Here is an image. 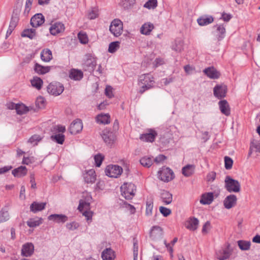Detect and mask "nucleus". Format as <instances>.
Here are the masks:
<instances>
[{
	"mask_svg": "<svg viewBox=\"0 0 260 260\" xmlns=\"http://www.w3.org/2000/svg\"><path fill=\"white\" fill-rule=\"evenodd\" d=\"M121 194L126 200L132 199L135 194L136 187L133 183H124L120 187Z\"/></svg>",
	"mask_w": 260,
	"mask_h": 260,
	"instance_id": "obj_1",
	"label": "nucleus"
},
{
	"mask_svg": "<svg viewBox=\"0 0 260 260\" xmlns=\"http://www.w3.org/2000/svg\"><path fill=\"white\" fill-rule=\"evenodd\" d=\"M96 58L91 53H87L85 55L84 62L82 63L83 69L90 73L92 72L96 66Z\"/></svg>",
	"mask_w": 260,
	"mask_h": 260,
	"instance_id": "obj_2",
	"label": "nucleus"
},
{
	"mask_svg": "<svg viewBox=\"0 0 260 260\" xmlns=\"http://www.w3.org/2000/svg\"><path fill=\"white\" fill-rule=\"evenodd\" d=\"M225 187L230 192H238L240 191V184L238 181L226 176L224 180Z\"/></svg>",
	"mask_w": 260,
	"mask_h": 260,
	"instance_id": "obj_3",
	"label": "nucleus"
},
{
	"mask_svg": "<svg viewBox=\"0 0 260 260\" xmlns=\"http://www.w3.org/2000/svg\"><path fill=\"white\" fill-rule=\"evenodd\" d=\"M47 90L49 94L57 96L62 93L64 90V86L60 82H52L48 85Z\"/></svg>",
	"mask_w": 260,
	"mask_h": 260,
	"instance_id": "obj_4",
	"label": "nucleus"
},
{
	"mask_svg": "<svg viewBox=\"0 0 260 260\" xmlns=\"http://www.w3.org/2000/svg\"><path fill=\"white\" fill-rule=\"evenodd\" d=\"M101 136L106 145L110 147L113 145L116 140L115 133L108 128L102 131Z\"/></svg>",
	"mask_w": 260,
	"mask_h": 260,
	"instance_id": "obj_5",
	"label": "nucleus"
},
{
	"mask_svg": "<svg viewBox=\"0 0 260 260\" xmlns=\"http://www.w3.org/2000/svg\"><path fill=\"white\" fill-rule=\"evenodd\" d=\"M122 168L116 165H110L107 166L105 172L107 176L117 178L122 173Z\"/></svg>",
	"mask_w": 260,
	"mask_h": 260,
	"instance_id": "obj_6",
	"label": "nucleus"
},
{
	"mask_svg": "<svg viewBox=\"0 0 260 260\" xmlns=\"http://www.w3.org/2000/svg\"><path fill=\"white\" fill-rule=\"evenodd\" d=\"M158 178L162 181L168 182L175 178L173 171L168 167H164L158 172Z\"/></svg>",
	"mask_w": 260,
	"mask_h": 260,
	"instance_id": "obj_7",
	"label": "nucleus"
},
{
	"mask_svg": "<svg viewBox=\"0 0 260 260\" xmlns=\"http://www.w3.org/2000/svg\"><path fill=\"white\" fill-rule=\"evenodd\" d=\"M109 30L115 37L120 36L123 31L122 21L118 19L113 20L111 23Z\"/></svg>",
	"mask_w": 260,
	"mask_h": 260,
	"instance_id": "obj_8",
	"label": "nucleus"
},
{
	"mask_svg": "<svg viewBox=\"0 0 260 260\" xmlns=\"http://www.w3.org/2000/svg\"><path fill=\"white\" fill-rule=\"evenodd\" d=\"M164 232L159 226H153L150 232V237L152 240L158 241L162 239Z\"/></svg>",
	"mask_w": 260,
	"mask_h": 260,
	"instance_id": "obj_9",
	"label": "nucleus"
},
{
	"mask_svg": "<svg viewBox=\"0 0 260 260\" xmlns=\"http://www.w3.org/2000/svg\"><path fill=\"white\" fill-rule=\"evenodd\" d=\"M227 87L224 85H216L213 88V94L218 99H221L226 96Z\"/></svg>",
	"mask_w": 260,
	"mask_h": 260,
	"instance_id": "obj_10",
	"label": "nucleus"
},
{
	"mask_svg": "<svg viewBox=\"0 0 260 260\" xmlns=\"http://www.w3.org/2000/svg\"><path fill=\"white\" fill-rule=\"evenodd\" d=\"M157 135V134L155 130L149 129L147 132L140 135V139L144 142H153Z\"/></svg>",
	"mask_w": 260,
	"mask_h": 260,
	"instance_id": "obj_11",
	"label": "nucleus"
},
{
	"mask_svg": "<svg viewBox=\"0 0 260 260\" xmlns=\"http://www.w3.org/2000/svg\"><path fill=\"white\" fill-rule=\"evenodd\" d=\"M215 28L214 31H213V34L216 36L218 41L222 40L225 36V28L223 24H216L213 26Z\"/></svg>",
	"mask_w": 260,
	"mask_h": 260,
	"instance_id": "obj_12",
	"label": "nucleus"
},
{
	"mask_svg": "<svg viewBox=\"0 0 260 260\" xmlns=\"http://www.w3.org/2000/svg\"><path fill=\"white\" fill-rule=\"evenodd\" d=\"M83 128V124L81 120L76 119L74 120L71 124L69 131L73 135H76L80 133Z\"/></svg>",
	"mask_w": 260,
	"mask_h": 260,
	"instance_id": "obj_13",
	"label": "nucleus"
},
{
	"mask_svg": "<svg viewBox=\"0 0 260 260\" xmlns=\"http://www.w3.org/2000/svg\"><path fill=\"white\" fill-rule=\"evenodd\" d=\"M153 79V78L149 74L142 75L139 77V85L143 84L152 88L154 83Z\"/></svg>",
	"mask_w": 260,
	"mask_h": 260,
	"instance_id": "obj_14",
	"label": "nucleus"
},
{
	"mask_svg": "<svg viewBox=\"0 0 260 260\" xmlns=\"http://www.w3.org/2000/svg\"><path fill=\"white\" fill-rule=\"evenodd\" d=\"M45 18L41 13H38L32 16L30 19V25L33 27H37L44 23Z\"/></svg>",
	"mask_w": 260,
	"mask_h": 260,
	"instance_id": "obj_15",
	"label": "nucleus"
},
{
	"mask_svg": "<svg viewBox=\"0 0 260 260\" xmlns=\"http://www.w3.org/2000/svg\"><path fill=\"white\" fill-rule=\"evenodd\" d=\"M34 252V246L32 243H26L22 245L21 249V255L28 257L30 256Z\"/></svg>",
	"mask_w": 260,
	"mask_h": 260,
	"instance_id": "obj_16",
	"label": "nucleus"
},
{
	"mask_svg": "<svg viewBox=\"0 0 260 260\" xmlns=\"http://www.w3.org/2000/svg\"><path fill=\"white\" fill-rule=\"evenodd\" d=\"M49 220H52L57 223H64L68 220V217L64 214H53L48 217Z\"/></svg>",
	"mask_w": 260,
	"mask_h": 260,
	"instance_id": "obj_17",
	"label": "nucleus"
},
{
	"mask_svg": "<svg viewBox=\"0 0 260 260\" xmlns=\"http://www.w3.org/2000/svg\"><path fill=\"white\" fill-rule=\"evenodd\" d=\"M64 29V25L63 23L57 22L51 24L49 28L50 34L52 35H56Z\"/></svg>",
	"mask_w": 260,
	"mask_h": 260,
	"instance_id": "obj_18",
	"label": "nucleus"
},
{
	"mask_svg": "<svg viewBox=\"0 0 260 260\" xmlns=\"http://www.w3.org/2000/svg\"><path fill=\"white\" fill-rule=\"evenodd\" d=\"M237 200V197L235 194H230L227 196L223 201L224 207L228 209L232 208L236 205Z\"/></svg>",
	"mask_w": 260,
	"mask_h": 260,
	"instance_id": "obj_19",
	"label": "nucleus"
},
{
	"mask_svg": "<svg viewBox=\"0 0 260 260\" xmlns=\"http://www.w3.org/2000/svg\"><path fill=\"white\" fill-rule=\"evenodd\" d=\"M204 74L210 79H218L220 74L214 67H209L203 70Z\"/></svg>",
	"mask_w": 260,
	"mask_h": 260,
	"instance_id": "obj_20",
	"label": "nucleus"
},
{
	"mask_svg": "<svg viewBox=\"0 0 260 260\" xmlns=\"http://www.w3.org/2000/svg\"><path fill=\"white\" fill-rule=\"evenodd\" d=\"M214 21V18L211 15H204L197 19V22L200 26H206L212 23Z\"/></svg>",
	"mask_w": 260,
	"mask_h": 260,
	"instance_id": "obj_21",
	"label": "nucleus"
},
{
	"mask_svg": "<svg viewBox=\"0 0 260 260\" xmlns=\"http://www.w3.org/2000/svg\"><path fill=\"white\" fill-rule=\"evenodd\" d=\"M219 107L221 112L226 116H229L231 114V110L228 102L225 100H221L218 103Z\"/></svg>",
	"mask_w": 260,
	"mask_h": 260,
	"instance_id": "obj_22",
	"label": "nucleus"
},
{
	"mask_svg": "<svg viewBox=\"0 0 260 260\" xmlns=\"http://www.w3.org/2000/svg\"><path fill=\"white\" fill-rule=\"evenodd\" d=\"M101 256L103 260H114L115 252L111 248H107L102 252Z\"/></svg>",
	"mask_w": 260,
	"mask_h": 260,
	"instance_id": "obj_23",
	"label": "nucleus"
},
{
	"mask_svg": "<svg viewBox=\"0 0 260 260\" xmlns=\"http://www.w3.org/2000/svg\"><path fill=\"white\" fill-rule=\"evenodd\" d=\"M51 67L43 66L38 63H36L34 66L35 72L39 75H44L50 72Z\"/></svg>",
	"mask_w": 260,
	"mask_h": 260,
	"instance_id": "obj_24",
	"label": "nucleus"
},
{
	"mask_svg": "<svg viewBox=\"0 0 260 260\" xmlns=\"http://www.w3.org/2000/svg\"><path fill=\"white\" fill-rule=\"evenodd\" d=\"M160 198L165 205H169L172 202V194L167 190H163L160 193Z\"/></svg>",
	"mask_w": 260,
	"mask_h": 260,
	"instance_id": "obj_25",
	"label": "nucleus"
},
{
	"mask_svg": "<svg viewBox=\"0 0 260 260\" xmlns=\"http://www.w3.org/2000/svg\"><path fill=\"white\" fill-rule=\"evenodd\" d=\"M40 57L43 61L49 62L53 58L52 51L49 49H44L41 51Z\"/></svg>",
	"mask_w": 260,
	"mask_h": 260,
	"instance_id": "obj_26",
	"label": "nucleus"
},
{
	"mask_svg": "<svg viewBox=\"0 0 260 260\" xmlns=\"http://www.w3.org/2000/svg\"><path fill=\"white\" fill-rule=\"evenodd\" d=\"M213 198L214 195L213 192H211L203 194L201 196L200 203L203 205H209L212 202Z\"/></svg>",
	"mask_w": 260,
	"mask_h": 260,
	"instance_id": "obj_27",
	"label": "nucleus"
},
{
	"mask_svg": "<svg viewBox=\"0 0 260 260\" xmlns=\"http://www.w3.org/2000/svg\"><path fill=\"white\" fill-rule=\"evenodd\" d=\"M84 180L87 183H94L96 180L95 171L93 169L88 170L84 176Z\"/></svg>",
	"mask_w": 260,
	"mask_h": 260,
	"instance_id": "obj_28",
	"label": "nucleus"
},
{
	"mask_svg": "<svg viewBox=\"0 0 260 260\" xmlns=\"http://www.w3.org/2000/svg\"><path fill=\"white\" fill-rule=\"evenodd\" d=\"M27 170L25 166H20L12 171V174L16 177L20 178L25 176L27 174Z\"/></svg>",
	"mask_w": 260,
	"mask_h": 260,
	"instance_id": "obj_29",
	"label": "nucleus"
},
{
	"mask_svg": "<svg viewBox=\"0 0 260 260\" xmlns=\"http://www.w3.org/2000/svg\"><path fill=\"white\" fill-rule=\"evenodd\" d=\"M46 205V203H39L37 202H34L30 206V210L33 213H37L44 209Z\"/></svg>",
	"mask_w": 260,
	"mask_h": 260,
	"instance_id": "obj_30",
	"label": "nucleus"
},
{
	"mask_svg": "<svg viewBox=\"0 0 260 260\" xmlns=\"http://www.w3.org/2000/svg\"><path fill=\"white\" fill-rule=\"evenodd\" d=\"M83 77V74L82 71L77 69H73L71 70L69 75V77L71 79L74 80H80Z\"/></svg>",
	"mask_w": 260,
	"mask_h": 260,
	"instance_id": "obj_31",
	"label": "nucleus"
},
{
	"mask_svg": "<svg viewBox=\"0 0 260 260\" xmlns=\"http://www.w3.org/2000/svg\"><path fill=\"white\" fill-rule=\"evenodd\" d=\"M195 166L193 165H187L183 167L182 173L185 177H189L192 175L194 171Z\"/></svg>",
	"mask_w": 260,
	"mask_h": 260,
	"instance_id": "obj_32",
	"label": "nucleus"
},
{
	"mask_svg": "<svg viewBox=\"0 0 260 260\" xmlns=\"http://www.w3.org/2000/svg\"><path fill=\"white\" fill-rule=\"evenodd\" d=\"M231 253L228 249H221L216 252L217 258L219 260H225L230 257Z\"/></svg>",
	"mask_w": 260,
	"mask_h": 260,
	"instance_id": "obj_33",
	"label": "nucleus"
},
{
	"mask_svg": "<svg viewBox=\"0 0 260 260\" xmlns=\"http://www.w3.org/2000/svg\"><path fill=\"white\" fill-rule=\"evenodd\" d=\"M18 12L17 10L13 11L9 24V26L11 29L15 28L19 21V16Z\"/></svg>",
	"mask_w": 260,
	"mask_h": 260,
	"instance_id": "obj_34",
	"label": "nucleus"
},
{
	"mask_svg": "<svg viewBox=\"0 0 260 260\" xmlns=\"http://www.w3.org/2000/svg\"><path fill=\"white\" fill-rule=\"evenodd\" d=\"M21 36L22 37H27L32 40L36 36V29L34 28L25 29L22 32Z\"/></svg>",
	"mask_w": 260,
	"mask_h": 260,
	"instance_id": "obj_35",
	"label": "nucleus"
},
{
	"mask_svg": "<svg viewBox=\"0 0 260 260\" xmlns=\"http://www.w3.org/2000/svg\"><path fill=\"white\" fill-rule=\"evenodd\" d=\"M154 28V25L150 23H144L141 27L140 32L142 34L148 35Z\"/></svg>",
	"mask_w": 260,
	"mask_h": 260,
	"instance_id": "obj_36",
	"label": "nucleus"
},
{
	"mask_svg": "<svg viewBox=\"0 0 260 260\" xmlns=\"http://www.w3.org/2000/svg\"><path fill=\"white\" fill-rule=\"evenodd\" d=\"M198 224L199 220L197 218L192 217L188 220L186 227L190 230L194 231L197 229Z\"/></svg>",
	"mask_w": 260,
	"mask_h": 260,
	"instance_id": "obj_37",
	"label": "nucleus"
},
{
	"mask_svg": "<svg viewBox=\"0 0 260 260\" xmlns=\"http://www.w3.org/2000/svg\"><path fill=\"white\" fill-rule=\"evenodd\" d=\"M96 120L98 123L102 124H108L110 122V115L108 114H99L96 117Z\"/></svg>",
	"mask_w": 260,
	"mask_h": 260,
	"instance_id": "obj_38",
	"label": "nucleus"
},
{
	"mask_svg": "<svg viewBox=\"0 0 260 260\" xmlns=\"http://www.w3.org/2000/svg\"><path fill=\"white\" fill-rule=\"evenodd\" d=\"M50 139L58 144H62L64 141L65 136L62 134H55L51 135Z\"/></svg>",
	"mask_w": 260,
	"mask_h": 260,
	"instance_id": "obj_39",
	"label": "nucleus"
},
{
	"mask_svg": "<svg viewBox=\"0 0 260 260\" xmlns=\"http://www.w3.org/2000/svg\"><path fill=\"white\" fill-rule=\"evenodd\" d=\"M9 218L8 206H5L0 211V223L8 220Z\"/></svg>",
	"mask_w": 260,
	"mask_h": 260,
	"instance_id": "obj_40",
	"label": "nucleus"
},
{
	"mask_svg": "<svg viewBox=\"0 0 260 260\" xmlns=\"http://www.w3.org/2000/svg\"><path fill=\"white\" fill-rule=\"evenodd\" d=\"M31 85L36 89L40 90L41 89L43 85V80L38 77H34L30 81Z\"/></svg>",
	"mask_w": 260,
	"mask_h": 260,
	"instance_id": "obj_41",
	"label": "nucleus"
},
{
	"mask_svg": "<svg viewBox=\"0 0 260 260\" xmlns=\"http://www.w3.org/2000/svg\"><path fill=\"white\" fill-rule=\"evenodd\" d=\"M29 109L28 107L26 106L24 104H17L16 108V113L18 115H23L28 112Z\"/></svg>",
	"mask_w": 260,
	"mask_h": 260,
	"instance_id": "obj_42",
	"label": "nucleus"
},
{
	"mask_svg": "<svg viewBox=\"0 0 260 260\" xmlns=\"http://www.w3.org/2000/svg\"><path fill=\"white\" fill-rule=\"evenodd\" d=\"M172 49L177 52H181L183 49V42L181 40H175Z\"/></svg>",
	"mask_w": 260,
	"mask_h": 260,
	"instance_id": "obj_43",
	"label": "nucleus"
},
{
	"mask_svg": "<svg viewBox=\"0 0 260 260\" xmlns=\"http://www.w3.org/2000/svg\"><path fill=\"white\" fill-rule=\"evenodd\" d=\"M42 223V218H30L27 222V225L30 228H35Z\"/></svg>",
	"mask_w": 260,
	"mask_h": 260,
	"instance_id": "obj_44",
	"label": "nucleus"
},
{
	"mask_svg": "<svg viewBox=\"0 0 260 260\" xmlns=\"http://www.w3.org/2000/svg\"><path fill=\"white\" fill-rule=\"evenodd\" d=\"M238 245L242 250H248L250 248L251 242L249 241L239 240Z\"/></svg>",
	"mask_w": 260,
	"mask_h": 260,
	"instance_id": "obj_45",
	"label": "nucleus"
},
{
	"mask_svg": "<svg viewBox=\"0 0 260 260\" xmlns=\"http://www.w3.org/2000/svg\"><path fill=\"white\" fill-rule=\"evenodd\" d=\"M78 209L81 212H82L84 209H85V210H89L90 203L83 200H80L79 201V204L78 207Z\"/></svg>",
	"mask_w": 260,
	"mask_h": 260,
	"instance_id": "obj_46",
	"label": "nucleus"
},
{
	"mask_svg": "<svg viewBox=\"0 0 260 260\" xmlns=\"http://www.w3.org/2000/svg\"><path fill=\"white\" fill-rule=\"evenodd\" d=\"M120 42L118 41H115L111 42L109 45L108 48V51L110 53H115L118 49L120 47Z\"/></svg>",
	"mask_w": 260,
	"mask_h": 260,
	"instance_id": "obj_47",
	"label": "nucleus"
},
{
	"mask_svg": "<svg viewBox=\"0 0 260 260\" xmlns=\"http://www.w3.org/2000/svg\"><path fill=\"white\" fill-rule=\"evenodd\" d=\"M141 164L145 167L149 168L153 164V160L150 157H143L140 160Z\"/></svg>",
	"mask_w": 260,
	"mask_h": 260,
	"instance_id": "obj_48",
	"label": "nucleus"
},
{
	"mask_svg": "<svg viewBox=\"0 0 260 260\" xmlns=\"http://www.w3.org/2000/svg\"><path fill=\"white\" fill-rule=\"evenodd\" d=\"M157 6V0H148L144 5V7L148 9H154Z\"/></svg>",
	"mask_w": 260,
	"mask_h": 260,
	"instance_id": "obj_49",
	"label": "nucleus"
},
{
	"mask_svg": "<svg viewBox=\"0 0 260 260\" xmlns=\"http://www.w3.org/2000/svg\"><path fill=\"white\" fill-rule=\"evenodd\" d=\"M42 138L40 135H34L32 136L28 140V142L32 144L33 145H37L38 142L41 141Z\"/></svg>",
	"mask_w": 260,
	"mask_h": 260,
	"instance_id": "obj_50",
	"label": "nucleus"
},
{
	"mask_svg": "<svg viewBox=\"0 0 260 260\" xmlns=\"http://www.w3.org/2000/svg\"><path fill=\"white\" fill-rule=\"evenodd\" d=\"M153 208V202L151 201H147L146 208V214L147 216H150L152 214V210Z\"/></svg>",
	"mask_w": 260,
	"mask_h": 260,
	"instance_id": "obj_51",
	"label": "nucleus"
},
{
	"mask_svg": "<svg viewBox=\"0 0 260 260\" xmlns=\"http://www.w3.org/2000/svg\"><path fill=\"white\" fill-rule=\"evenodd\" d=\"M78 38L81 44H85L88 43V37L86 34L80 32L78 35Z\"/></svg>",
	"mask_w": 260,
	"mask_h": 260,
	"instance_id": "obj_52",
	"label": "nucleus"
},
{
	"mask_svg": "<svg viewBox=\"0 0 260 260\" xmlns=\"http://www.w3.org/2000/svg\"><path fill=\"white\" fill-rule=\"evenodd\" d=\"M233 164V160L231 157L227 156L224 157V167L226 170L231 169L232 168Z\"/></svg>",
	"mask_w": 260,
	"mask_h": 260,
	"instance_id": "obj_53",
	"label": "nucleus"
},
{
	"mask_svg": "<svg viewBox=\"0 0 260 260\" xmlns=\"http://www.w3.org/2000/svg\"><path fill=\"white\" fill-rule=\"evenodd\" d=\"M136 3V0H124L122 2V5L124 9H128L132 7Z\"/></svg>",
	"mask_w": 260,
	"mask_h": 260,
	"instance_id": "obj_54",
	"label": "nucleus"
},
{
	"mask_svg": "<svg viewBox=\"0 0 260 260\" xmlns=\"http://www.w3.org/2000/svg\"><path fill=\"white\" fill-rule=\"evenodd\" d=\"M79 223L76 221H73L70 223H67L66 225V228L70 231L75 230L77 229L79 227Z\"/></svg>",
	"mask_w": 260,
	"mask_h": 260,
	"instance_id": "obj_55",
	"label": "nucleus"
},
{
	"mask_svg": "<svg viewBox=\"0 0 260 260\" xmlns=\"http://www.w3.org/2000/svg\"><path fill=\"white\" fill-rule=\"evenodd\" d=\"M99 15L98 11L96 8H92L91 11L88 13V16L90 19H94L96 18Z\"/></svg>",
	"mask_w": 260,
	"mask_h": 260,
	"instance_id": "obj_56",
	"label": "nucleus"
},
{
	"mask_svg": "<svg viewBox=\"0 0 260 260\" xmlns=\"http://www.w3.org/2000/svg\"><path fill=\"white\" fill-rule=\"evenodd\" d=\"M159 211L164 217H167L171 213V210L170 209L163 206L159 207Z\"/></svg>",
	"mask_w": 260,
	"mask_h": 260,
	"instance_id": "obj_57",
	"label": "nucleus"
},
{
	"mask_svg": "<svg viewBox=\"0 0 260 260\" xmlns=\"http://www.w3.org/2000/svg\"><path fill=\"white\" fill-rule=\"evenodd\" d=\"M94 160L95 162L96 166L98 167H100L102 163V161L104 159V157L102 156V154H99L97 155H95L94 156Z\"/></svg>",
	"mask_w": 260,
	"mask_h": 260,
	"instance_id": "obj_58",
	"label": "nucleus"
},
{
	"mask_svg": "<svg viewBox=\"0 0 260 260\" xmlns=\"http://www.w3.org/2000/svg\"><path fill=\"white\" fill-rule=\"evenodd\" d=\"M45 100L44 98L40 96L37 99L36 104L39 108H42L44 106Z\"/></svg>",
	"mask_w": 260,
	"mask_h": 260,
	"instance_id": "obj_59",
	"label": "nucleus"
},
{
	"mask_svg": "<svg viewBox=\"0 0 260 260\" xmlns=\"http://www.w3.org/2000/svg\"><path fill=\"white\" fill-rule=\"evenodd\" d=\"M82 214L86 218L87 221H90L91 222L93 214L92 212L89 210H85L84 212L82 211Z\"/></svg>",
	"mask_w": 260,
	"mask_h": 260,
	"instance_id": "obj_60",
	"label": "nucleus"
},
{
	"mask_svg": "<svg viewBox=\"0 0 260 260\" xmlns=\"http://www.w3.org/2000/svg\"><path fill=\"white\" fill-rule=\"evenodd\" d=\"M33 0H26L25 4L24 14H28L30 10Z\"/></svg>",
	"mask_w": 260,
	"mask_h": 260,
	"instance_id": "obj_61",
	"label": "nucleus"
},
{
	"mask_svg": "<svg viewBox=\"0 0 260 260\" xmlns=\"http://www.w3.org/2000/svg\"><path fill=\"white\" fill-rule=\"evenodd\" d=\"M105 94L109 98H112L114 96V95L112 93V88L110 86H106L105 88Z\"/></svg>",
	"mask_w": 260,
	"mask_h": 260,
	"instance_id": "obj_62",
	"label": "nucleus"
},
{
	"mask_svg": "<svg viewBox=\"0 0 260 260\" xmlns=\"http://www.w3.org/2000/svg\"><path fill=\"white\" fill-rule=\"evenodd\" d=\"M216 178V173L214 172H211L207 175V180L208 182L213 181Z\"/></svg>",
	"mask_w": 260,
	"mask_h": 260,
	"instance_id": "obj_63",
	"label": "nucleus"
},
{
	"mask_svg": "<svg viewBox=\"0 0 260 260\" xmlns=\"http://www.w3.org/2000/svg\"><path fill=\"white\" fill-rule=\"evenodd\" d=\"M66 131L65 126L60 125H55L53 127L52 132H57L58 133H64Z\"/></svg>",
	"mask_w": 260,
	"mask_h": 260,
	"instance_id": "obj_64",
	"label": "nucleus"
}]
</instances>
